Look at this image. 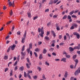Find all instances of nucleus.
<instances>
[{
  "instance_id": "f257e3e1",
  "label": "nucleus",
  "mask_w": 80,
  "mask_h": 80,
  "mask_svg": "<svg viewBox=\"0 0 80 80\" xmlns=\"http://www.w3.org/2000/svg\"><path fill=\"white\" fill-rule=\"evenodd\" d=\"M38 30L39 33H40L41 32V33H40L39 34L40 36H41L42 37H43V35L44 34V30L43 29V27H42L41 29L40 28H39Z\"/></svg>"
},
{
  "instance_id": "f03ea898",
  "label": "nucleus",
  "mask_w": 80,
  "mask_h": 80,
  "mask_svg": "<svg viewBox=\"0 0 80 80\" xmlns=\"http://www.w3.org/2000/svg\"><path fill=\"white\" fill-rule=\"evenodd\" d=\"M26 36H27V30H26L23 35V37H22V40L21 41V42L22 43H25V38H26Z\"/></svg>"
},
{
  "instance_id": "7ed1b4c3",
  "label": "nucleus",
  "mask_w": 80,
  "mask_h": 80,
  "mask_svg": "<svg viewBox=\"0 0 80 80\" xmlns=\"http://www.w3.org/2000/svg\"><path fill=\"white\" fill-rule=\"evenodd\" d=\"M21 59L22 60L25 58V57L26 55V52H23V51H22L21 52Z\"/></svg>"
},
{
  "instance_id": "20e7f679",
  "label": "nucleus",
  "mask_w": 80,
  "mask_h": 80,
  "mask_svg": "<svg viewBox=\"0 0 80 80\" xmlns=\"http://www.w3.org/2000/svg\"><path fill=\"white\" fill-rule=\"evenodd\" d=\"M78 73H80V68H79L74 73V75H77Z\"/></svg>"
},
{
  "instance_id": "39448f33",
  "label": "nucleus",
  "mask_w": 80,
  "mask_h": 80,
  "mask_svg": "<svg viewBox=\"0 0 80 80\" xmlns=\"http://www.w3.org/2000/svg\"><path fill=\"white\" fill-rule=\"evenodd\" d=\"M32 71H28V73L27 74V76H28V78H29V79H31V77L30 76V75L29 73H32Z\"/></svg>"
},
{
  "instance_id": "423d86ee",
  "label": "nucleus",
  "mask_w": 80,
  "mask_h": 80,
  "mask_svg": "<svg viewBox=\"0 0 80 80\" xmlns=\"http://www.w3.org/2000/svg\"><path fill=\"white\" fill-rule=\"evenodd\" d=\"M9 7H11V6H12L13 7L15 6V5L14 4V1H13L12 2H12H9Z\"/></svg>"
},
{
  "instance_id": "0eeeda50",
  "label": "nucleus",
  "mask_w": 80,
  "mask_h": 80,
  "mask_svg": "<svg viewBox=\"0 0 80 80\" xmlns=\"http://www.w3.org/2000/svg\"><path fill=\"white\" fill-rule=\"evenodd\" d=\"M16 47V45L15 44H14L12 45V46L11 47V49L12 50H14V48H15Z\"/></svg>"
},
{
  "instance_id": "6e6552de",
  "label": "nucleus",
  "mask_w": 80,
  "mask_h": 80,
  "mask_svg": "<svg viewBox=\"0 0 80 80\" xmlns=\"http://www.w3.org/2000/svg\"><path fill=\"white\" fill-rule=\"evenodd\" d=\"M64 77L65 78H67L68 77V72L67 71L65 72Z\"/></svg>"
},
{
  "instance_id": "1a4fd4ad",
  "label": "nucleus",
  "mask_w": 80,
  "mask_h": 80,
  "mask_svg": "<svg viewBox=\"0 0 80 80\" xmlns=\"http://www.w3.org/2000/svg\"><path fill=\"white\" fill-rule=\"evenodd\" d=\"M69 49L70 52H72L74 50V48H72V47H70Z\"/></svg>"
},
{
  "instance_id": "9d476101",
  "label": "nucleus",
  "mask_w": 80,
  "mask_h": 80,
  "mask_svg": "<svg viewBox=\"0 0 80 80\" xmlns=\"http://www.w3.org/2000/svg\"><path fill=\"white\" fill-rule=\"evenodd\" d=\"M51 32L53 35V36L54 37H56V34H55V32H54L53 31H51Z\"/></svg>"
},
{
  "instance_id": "9b49d317",
  "label": "nucleus",
  "mask_w": 80,
  "mask_h": 80,
  "mask_svg": "<svg viewBox=\"0 0 80 80\" xmlns=\"http://www.w3.org/2000/svg\"><path fill=\"white\" fill-rule=\"evenodd\" d=\"M66 60H67V59L66 58H63L61 59V61H63V62H66Z\"/></svg>"
},
{
  "instance_id": "f8f14e48",
  "label": "nucleus",
  "mask_w": 80,
  "mask_h": 80,
  "mask_svg": "<svg viewBox=\"0 0 80 80\" xmlns=\"http://www.w3.org/2000/svg\"><path fill=\"white\" fill-rule=\"evenodd\" d=\"M42 58H43V57H42V54H40L39 57V59H40V60H42Z\"/></svg>"
},
{
  "instance_id": "ddd939ff",
  "label": "nucleus",
  "mask_w": 80,
  "mask_h": 80,
  "mask_svg": "<svg viewBox=\"0 0 80 80\" xmlns=\"http://www.w3.org/2000/svg\"><path fill=\"white\" fill-rule=\"evenodd\" d=\"M24 69V67L23 66H22L21 67H20L19 68V70L20 71H23V69Z\"/></svg>"
},
{
  "instance_id": "4468645a",
  "label": "nucleus",
  "mask_w": 80,
  "mask_h": 80,
  "mask_svg": "<svg viewBox=\"0 0 80 80\" xmlns=\"http://www.w3.org/2000/svg\"><path fill=\"white\" fill-rule=\"evenodd\" d=\"M72 25L73 27H75V28H77V26H78V25L77 23H74L72 24Z\"/></svg>"
},
{
  "instance_id": "2eb2a0df",
  "label": "nucleus",
  "mask_w": 80,
  "mask_h": 80,
  "mask_svg": "<svg viewBox=\"0 0 80 80\" xmlns=\"http://www.w3.org/2000/svg\"><path fill=\"white\" fill-rule=\"evenodd\" d=\"M29 48L32 49V43H31L29 44Z\"/></svg>"
},
{
  "instance_id": "dca6fc26",
  "label": "nucleus",
  "mask_w": 80,
  "mask_h": 80,
  "mask_svg": "<svg viewBox=\"0 0 80 80\" xmlns=\"http://www.w3.org/2000/svg\"><path fill=\"white\" fill-rule=\"evenodd\" d=\"M54 50V48H51L50 49H49V51L50 52H53V51Z\"/></svg>"
},
{
  "instance_id": "f3484780",
  "label": "nucleus",
  "mask_w": 80,
  "mask_h": 80,
  "mask_svg": "<svg viewBox=\"0 0 80 80\" xmlns=\"http://www.w3.org/2000/svg\"><path fill=\"white\" fill-rule=\"evenodd\" d=\"M42 52L44 54H45L46 53H47V50H46V49L44 48L43 49V51H42Z\"/></svg>"
},
{
  "instance_id": "a211bd4d",
  "label": "nucleus",
  "mask_w": 80,
  "mask_h": 80,
  "mask_svg": "<svg viewBox=\"0 0 80 80\" xmlns=\"http://www.w3.org/2000/svg\"><path fill=\"white\" fill-rule=\"evenodd\" d=\"M46 40H50V38L48 37V36H46L44 38Z\"/></svg>"
},
{
  "instance_id": "6ab92c4d",
  "label": "nucleus",
  "mask_w": 80,
  "mask_h": 80,
  "mask_svg": "<svg viewBox=\"0 0 80 80\" xmlns=\"http://www.w3.org/2000/svg\"><path fill=\"white\" fill-rule=\"evenodd\" d=\"M74 49L75 50L76 49H78V50H79L80 49V48L78 46H76L74 47Z\"/></svg>"
},
{
  "instance_id": "aec40b11",
  "label": "nucleus",
  "mask_w": 80,
  "mask_h": 80,
  "mask_svg": "<svg viewBox=\"0 0 80 80\" xmlns=\"http://www.w3.org/2000/svg\"><path fill=\"white\" fill-rule=\"evenodd\" d=\"M8 56L5 55L4 58V60H8Z\"/></svg>"
},
{
  "instance_id": "412c9836",
  "label": "nucleus",
  "mask_w": 80,
  "mask_h": 80,
  "mask_svg": "<svg viewBox=\"0 0 80 80\" xmlns=\"http://www.w3.org/2000/svg\"><path fill=\"white\" fill-rule=\"evenodd\" d=\"M37 69L38 70H39V72H40L42 70V68L40 67H38Z\"/></svg>"
},
{
  "instance_id": "4be33fe9",
  "label": "nucleus",
  "mask_w": 80,
  "mask_h": 80,
  "mask_svg": "<svg viewBox=\"0 0 80 80\" xmlns=\"http://www.w3.org/2000/svg\"><path fill=\"white\" fill-rule=\"evenodd\" d=\"M45 65H47V66H49L50 65V64L47 61H46L45 62Z\"/></svg>"
},
{
  "instance_id": "5701e85b",
  "label": "nucleus",
  "mask_w": 80,
  "mask_h": 80,
  "mask_svg": "<svg viewBox=\"0 0 80 80\" xmlns=\"http://www.w3.org/2000/svg\"><path fill=\"white\" fill-rule=\"evenodd\" d=\"M71 17L72 18H77V17L75 15H72Z\"/></svg>"
},
{
  "instance_id": "b1692460",
  "label": "nucleus",
  "mask_w": 80,
  "mask_h": 80,
  "mask_svg": "<svg viewBox=\"0 0 80 80\" xmlns=\"http://www.w3.org/2000/svg\"><path fill=\"white\" fill-rule=\"evenodd\" d=\"M42 78L43 80H46V78H45V76L44 74H43L42 75Z\"/></svg>"
},
{
  "instance_id": "393cba45",
  "label": "nucleus",
  "mask_w": 80,
  "mask_h": 80,
  "mask_svg": "<svg viewBox=\"0 0 80 80\" xmlns=\"http://www.w3.org/2000/svg\"><path fill=\"white\" fill-rule=\"evenodd\" d=\"M56 27L57 30H60V28H59V26H58V25L57 24L56 25Z\"/></svg>"
},
{
  "instance_id": "a878e982",
  "label": "nucleus",
  "mask_w": 80,
  "mask_h": 80,
  "mask_svg": "<svg viewBox=\"0 0 80 80\" xmlns=\"http://www.w3.org/2000/svg\"><path fill=\"white\" fill-rule=\"evenodd\" d=\"M13 70H11V72L10 73V76H12L13 75Z\"/></svg>"
},
{
  "instance_id": "bb28decb",
  "label": "nucleus",
  "mask_w": 80,
  "mask_h": 80,
  "mask_svg": "<svg viewBox=\"0 0 80 80\" xmlns=\"http://www.w3.org/2000/svg\"><path fill=\"white\" fill-rule=\"evenodd\" d=\"M77 58V55L75 54L74 56H73L72 58L73 60H74V59H75V58Z\"/></svg>"
},
{
  "instance_id": "cd10ccee",
  "label": "nucleus",
  "mask_w": 80,
  "mask_h": 80,
  "mask_svg": "<svg viewBox=\"0 0 80 80\" xmlns=\"http://www.w3.org/2000/svg\"><path fill=\"white\" fill-rule=\"evenodd\" d=\"M73 13H74V10H73L71 12H70V15H72L73 14Z\"/></svg>"
},
{
  "instance_id": "c85d7f7f",
  "label": "nucleus",
  "mask_w": 80,
  "mask_h": 80,
  "mask_svg": "<svg viewBox=\"0 0 80 80\" xmlns=\"http://www.w3.org/2000/svg\"><path fill=\"white\" fill-rule=\"evenodd\" d=\"M35 52H39L40 51V49L38 48H36L35 50Z\"/></svg>"
},
{
  "instance_id": "c756f323",
  "label": "nucleus",
  "mask_w": 80,
  "mask_h": 80,
  "mask_svg": "<svg viewBox=\"0 0 80 80\" xmlns=\"http://www.w3.org/2000/svg\"><path fill=\"white\" fill-rule=\"evenodd\" d=\"M51 25V23L50 22H49L47 24V25L48 26V27H49V26H50V25Z\"/></svg>"
},
{
  "instance_id": "7c9ffc66",
  "label": "nucleus",
  "mask_w": 80,
  "mask_h": 80,
  "mask_svg": "<svg viewBox=\"0 0 80 80\" xmlns=\"http://www.w3.org/2000/svg\"><path fill=\"white\" fill-rule=\"evenodd\" d=\"M74 61L75 62H76L75 64H77V63H78V59H75L74 60Z\"/></svg>"
},
{
  "instance_id": "2f4dec72",
  "label": "nucleus",
  "mask_w": 80,
  "mask_h": 80,
  "mask_svg": "<svg viewBox=\"0 0 80 80\" xmlns=\"http://www.w3.org/2000/svg\"><path fill=\"white\" fill-rule=\"evenodd\" d=\"M53 3V1L52 0H51L50 1V2L49 3V5H52V4Z\"/></svg>"
},
{
  "instance_id": "473e14b6",
  "label": "nucleus",
  "mask_w": 80,
  "mask_h": 80,
  "mask_svg": "<svg viewBox=\"0 0 80 80\" xmlns=\"http://www.w3.org/2000/svg\"><path fill=\"white\" fill-rule=\"evenodd\" d=\"M11 22H12V21H9L7 22L6 25H9V24H10Z\"/></svg>"
},
{
  "instance_id": "72a5a7b5",
  "label": "nucleus",
  "mask_w": 80,
  "mask_h": 80,
  "mask_svg": "<svg viewBox=\"0 0 80 80\" xmlns=\"http://www.w3.org/2000/svg\"><path fill=\"white\" fill-rule=\"evenodd\" d=\"M67 15H65L62 18V19H66V18H67Z\"/></svg>"
},
{
  "instance_id": "f704fd0d",
  "label": "nucleus",
  "mask_w": 80,
  "mask_h": 80,
  "mask_svg": "<svg viewBox=\"0 0 80 80\" xmlns=\"http://www.w3.org/2000/svg\"><path fill=\"white\" fill-rule=\"evenodd\" d=\"M65 56L66 57V58H70V55H68V54L67 55H65Z\"/></svg>"
},
{
  "instance_id": "c9c22d12",
  "label": "nucleus",
  "mask_w": 80,
  "mask_h": 80,
  "mask_svg": "<svg viewBox=\"0 0 80 80\" xmlns=\"http://www.w3.org/2000/svg\"><path fill=\"white\" fill-rule=\"evenodd\" d=\"M28 17L29 18H30V17H31V13H28Z\"/></svg>"
},
{
  "instance_id": "e433bc0d",
  "label": "nucleus",
  "mask_w": 80,
  "mask_h": 80,
  "mask_svg": "<svg viewBox=\"0 0 80 80\" xmlns=\"http://www.w3.org/2000/svg\"><path fill=\"white\" fill-rule=\"evenodd\" d=\"M34 54L36 57H38V54H37V52H34Z\"/></svg>"
},
{
  "instance_id": "4c0bfd02",
  "label": "nucleus",
  "mask_w": 80,
  "mask_h": 80,
  "mask_svg": "<svg viewBox=\"0 0 80 80\" xmlns=\"http://www.w3.org/2000/svg\"><path fill=\"white\" fill-rule=\"evenodd\" d=\"M75 28L74 27V26H73V25L71 26V27L70 28V29L71 30H73Z\"/></svg>"
},
{
  "instance_id": "58836bf2",
  "label": "nucleus",
  "mask_w": 80,
  "mask_h": 80,
  "mask_svg": "<svg viewBox=\"0 0 80 80\" xmlns=\"http://www.w3.org/2000/svg\"><path fill=\"white\" fill-rule=\"evenodd\" d=\"M76 37H77V38H78V39H79L80 38V34H79V33H78L77 36Z\"/></svg>"
},
{
  "instance_id": "ea45409f",
  "label": "nucleus",
  "mask_w": 80,
  "mask_h": 80,
  "mask_svg": "<svg viewBox=\"0 0 80 80\" xmlns=\"http://www.w3.org/2000/svg\"><path fill=\"white\" fill-rule=\"evenodd\" d=\"M24 49H25V46L24 45L23 46L22 49V52H23L24 50Z\"/></svg>"
},
{
  "instance_id": "a19ab883",
  "label": "nucleus",
  "mask_w": 80,
  "mask_h": 80,
  "mask_svg": "<svg viewBox=\"0 0 80 80\" xmlns=\"http://www.w3.org/2000/svg\"><path fill=\"white\" fill-rule=\"evenodd\" d=\"M58 2V0H54L53 2V3H56Z\"/></svg>"
},
{
  "instance_id": "79ce46f5",
  "label": "nucleus",
  "mask_w": 80,
  "mask_h": 80,
  "mask_svg": "<svg viewBox=\"0 0 80 80\" xmlns=\"http://www.w3.org/2000/svg\"><path fill=\"white\" fill-rule=\"evenodd\" d=\"M21 32H20V31H19L18 32H17V35H21Z\"/></svg>"
},
{
  "instance_id": "37998d69",
  "label": "nucleus",
  "mask_w": 80,
  "mask_h": 80,
  "mask_svg": "<svg viewBox=\"0 0 80 80\" xmlns=\"http://www.w3.org/2000/svg\"><path fill=\"white\" fill-rule=\"evenodd\" d=\"M26 66L27 67V68H30V66H29V65L28 63L26 64Z\"/></svg>"
},
{
  "instance_id": "c03bdc74",
  "label": "nucleus",
  "mask_w": 80,
  "mask_h": 80,
  "mask_svg": "<svg viewBox=\"0 0 80 80\" xmlns=\"http://www.w3.org/2000/svg\"><path fill=\"white\" fill-rule=\"evenodd\" d=\"M63 55H67L68 54V53H67V52H66L64 51L63 53Z\"/></svg>"
},
{
  "instance_id": "a18cd8bd",
  "label": "nucleus",
  "mask_w": 80,
  "mask_h": 80,
  "mask_svg": "<svg viewBox=\"0 0 80 80\" xmlns=\"http://www.w3.org/2000/svg\"><path fill=\"white\" fill-rule=\"evenodd\" d=\"M37 18H38V16H36L35 17H34L33 18V20H35V19H37Z\"/></svg>"
},
{
  "instance_id": "49530a36",
  "label": "nucleus",
  "mask_w": 80,
  "mask_h": 80,
  "mask_svg": "<svg viewBox=\"0 0 80 80\" xmlns=\"http://www.w3.org/2000/svg\"><path fill=\"white\" fill-rule=\"evenodd\" d=\"M68 18L70 20V19H71L72 18L71 17V16L70 15H68Z\"/></svg>"
},
{
  "instance_id": "de8ad7c7",
  "label": "nucleus",
  "mask_w": 80,
  "mask_h": 80,
  "mask_svg": "<svg viewBox=\"0 0 80 80\" xmlns=\"http://www.w3.org/2000/svg\"><path fill=\"white\" fill-rule=\"evenodd\" d=\"M24 77H27V73H26V72H24Z\"/></svg>"
},
{
  "instance_id": "09e8293b",
  "label": "nucleus",
  "mask_w": 80,
  "mask_h": 80,
  "mask_svg": "<svg viewBox=\"0 0 80 80\" xmlns=\"http://www.w3.org/2000/svg\"><path fill=\"white\" fill-rule=\"evenodd\" d=\"M73 35H76V36L78 34V33H77V32H74L73 33Z\"/></svg>"
},
{
  "instance_id": "8fccbe9b",
  "label": "nucleus",
  "mask_w": 80,
  "mask_h": 80,
  "mask_svg": "<svg viewBox=\"0 0 80 80\" xmlns=\"http://www.w3.org/2000/svg\"><path fill=\"white\" fill-rule=\"evenodd\" d=\"M30 3L28 2L27 3V5L26 6V7H27V6H28L29 7H30Z\"/></svg>"
},
{
  "instance_id": "3c124183",
  "label": "nucleus",
  "mask_w": 80,
  "mask_h": 80,
  "mask_svg": "<svg viewBox=\"0 0 80 80\" xmlns=\"http://www.w3.org/2000/svg\"><path fill=\"white\" fill-rule=\"evenodd\" d=\"M8 68H5V71H4L5 72H7V71H8Z\"/></svg>"
},
{
  "instance_id": "603ef678",
  "label": "nucleus",
  "mask_w": 80,
  "mask_h": 80,
  "mask_svg": "<svg viewBox=\"0 0 80 80\" xmlns=\"http://www.w3.org/2000/svg\"><path fill=\"white\" fill-rule=\"evenodd\" d=\"M64 40H67V36H66V35H64Z\"/></svg>"
},
{
  "instance_id": "864d4df0",
  "label": "nucleus",
  "mask_w": 80,
  "mask_h": 80,
  "mask_svg": "<svg viewBox=\"0 0 80 80\" xmlns=\"http://www.w3.org/2000/svg\"><path fill=\"white\" fill-rule=\"evenodd\" d=\"M57 17H58V15H54L53 16V18H57Z\"/></svg>"
},
{
  "instance_id": "5fc2aeb1",
  "label": "nucleus",
  "mask_w": 80,
  "mask_h": 80,
  "mask_svg": "<svg viewBox=\"0 0 80 80\" xmlns=\"http://www.w3.org/2000/svg\"><path fill=\"white\" fill-rule=\"evenodd\" d=\"M17 69H18V66H16L15 68H14V70H17Z\"/></svg>"
},
{
  "instance_id": "6e6d98bb",
  "label": "nucleus",
  "mask_w": 80,
  "mask_h": 80,
  "mask_svg": "<svg viewBox=\"0 0 80 80\" xmlns=\"http://www.w3.org/2000/svg\"><path fill=\"white\" fill-rule=\"evenodd\" d=\"M10 13V15L12 16V14H13V12H12V10H11V12Z\"/></svg>"
},
{
  "instance_id": "4d7b16f0",
  "label": "nucleus",
  "mask_w": 80,
  "mask_h": 80,
  "mask_svg": "<svg viewBox=\"0 0 80 80\" xmlns=\"http://www.w3.org/2000/svg\"><path fill=\"white\" fill-rule=\"evenodd\" d=\"M59 37V39H62V35H60Z\"/></svg>"
},
{
  "instance_id": "13d9d810",
  "label": "nucleus",
  "mask_w": 80,
  "mask_h": 80,
  "mask_svg": "<svg viewBox=\"0 0 80 80\" xmlns=\"http://www.w3.org/2000/svg\"><path fill=\"white\" fill-rule=\"evenodd\" d=\"M50 32H48V31L47 32V36H48V35H50Z\"/></svg>"
},
{
  "instance_id": "bf43d9fd",
  "label": "nucleus",
  "mask_w": 80,
  "mask_h": 80,
  "mask_svg": "<svg viewBox=\"0 0 80 80\" xmlns=\"http://www.w3.org/2000/svg\"><path fill=\"white\" fill-rule=\"evenodd\" d=\"M22 74H20V75H19L18 77L19 79H20V78H21L22 77Z\"/></svg>"
},
{
  "instance_id": "052dcab7",
  "label": "nucleus",
  "mask_w": 80,
  "mask_h": 80,
  "mask_svg": "<svg viewBox=\"0 0 80 80\" xmlns=\"http://www.w3.org/2000/svg\"><path fill=\"white\" fill-rule=\"evenodd\" d=\"M16 65H17V61H16L15 62V63H14V64L13 65H14V66H16Z\"/></svg>"
},
{
  "instance_id": "680f3d73",
  "label": "nucleus",
  "mask_w": 80,
  "mask_h": 80,
  "mask_svg": "<svg viewBox=\"0 0 80 80\" xmlns=\"http://www.w3.org/2000/svg\"><path fill=\"white\" fill-rule=\"evenodd\" d=\"M52 55H53V56H56V53H55V52H52Z\"/></svg>"
},
{
  "instance_id": "e2e57ef3",
  "label": "nucleus",
  "mask_w": 80,
  "mask_h": 80,
  "mask_svg": "<svg viewBox=\"0 0 80 80\" xmlns=\"http://www.w3.org/2000/svg\"><path fill=\"white\" fill-rule=\"evenodd\" d=\"M70 68H72V69L73 68V65H70Z\"/></svg>"
},
{
  "instance_id": "0e129e2a",
  "label": "nucleus",
  "mask_w": 80,
  "mask_h": 80,
  "mask_svg": "<svg viewBox=\"0 0 80 80\" xmlns=\"http://www.w3.org/2000/svg\"><path fill=\"white\" fill-rule=\"evenodd\" d=\"M49 12V9H46L45 10V12Z\"/></svg>"
},
{
  "instance_id": "69168bd1",
  "label": "nucleus",
  "mask_w": 80,
  "mask_h": 80,
  "mask_svg": "<svg viewBox=\"0 0 80 80\" xmlns=\"http://www.w3.org/2000/svg\"><path fill=\"white\" fill-rule=\"evenodd\" d=\"M32 51H30V55H31V57H32Z\"/></svg>"
},
{
  "instance_id": "338daca9",
  "label": "nucleus",
  "mask_w": 80,
  "mask_h": 80,
  "mask_svg": "<svg viewBox=\"0 0 80 80\" xmlns=\"http://www.w3.org/2000/svg\"><path fill=\"white\" fill-rule=\"evenodd\" d=\"M34 79H37V76H35L33 77Z\"/></svg>"
},
{
  "instance_id": "774afa93",
  "label": "nucleus",
  "mask_w": 80,
  "mask_h": 80,
  "mask_svg": "<svg viewBox=\"0 0 80 80\" xmlns=\"http://www.w3.org/2000/svg\"><path fill=\"white\" fill-rule=\"evenodd\" d=\"M76 23H80V21L78 20H77L76 21Z\"/></svg>"
}]
</instances>
